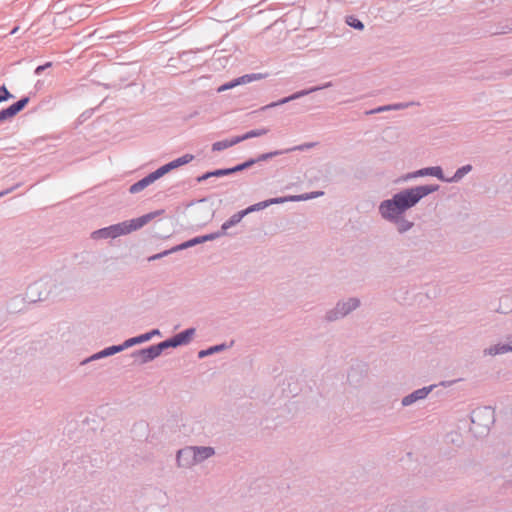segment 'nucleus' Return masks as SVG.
Instances as JSON below:
<instances>
[{"label": "nucleus", "instance_id": "f257e3e1", "mask_svg": "<svg viewBox=\"0 0 512 512\" xmlns=\"http://www.w3.org/2000/svg\"><path fill=\"white\" fill-rule=\"evenodd\" d=\"M438 189L439 185H420L402 189L391 198L381 201L378 213L384 221L394 225L398 234H406L415 223L409 220L405 213Z\"/></svg>", "mask_w": 512, "mask_h": 512}, {"label": "nucleus", "instance_id": "f03ea898", "mask_svg": "<svg viewBox=\"0 0 512 512\" xmlns=\"http://www.w3.org/2000/svg\"><path fill=\"white\" fill-rule=\"evenodd\" d=\"M161 211H155L138 218H134L131 220L123 221L117 224L110 225L108 227H104L98 230H95L91 233V238L93 240L100 239H115L117 237L127 235L133 231H136L143 226H145L148 222H150L153 218L158 216Z\"/></svg>", "mask_w": 512, "mask_h": 512}, {"label": "nucleus", "instance_id": "7ed1b4c3", "mask_svg": "<svg viewBox=\"0 0 512 512\" xmlns=\"http://www.w3.org/2000/svg\"><path fill=\"white\" fill-rule=\"evenodd\" d=\"M216 451L212 446H186L176 453V465L181 469H192L213 457Z\"/></svg>", "mask_w": 512, "mask_h": 512}, {"label": "nucleus", "instance_id": "20e7f679", "mask_svg": "<svg viewBox=\"0 0 512 512\" xmlns=\"http://www.w3.org/2000/svg\"><path fill=\"white\" fill-rule=\"evenodd\" d=\"M361 305V300L358 297H349L347 299L340 300L336 305L329 309L325 313V320L328 322H334L343 319Z\"/></svg>", "mask_w": 512, "mask_h": 512}, {"label": "nucleus", "instance_id": "39448f33", "mask_svg": "<svg viewBox=\"0 0 512 512\" xmlns=\"http://www.w3.org/2000/svg\"><path fill=\"white\" fill-rule=\"evenodd\" d=\"M49 293V281L39 280L28 287L26 298L29 302L43 301L47 299Z\"/></svg>", "mask_w": 512, "mask_h": 512}, {"label": "nucleus", "instance_id": "423d86ee", "mask_svg": "<svg viewBox=\"0 0 512 512\" xmlns=\"http://www.w3.org/2000/svg\"><path fill=\"white\" fill-rule=\"evenodd\" d=\"M332 86V82H326L324 83L323 85L321 86H314V87H311L309 89H304V90H300V91H297L295 92L294 94L288 96V97H284L276 102H272L270 104H267L265 106H263L261 108V110H267V109H270V108H274V107H277V106H280V105H283V104H286L288 102H291L293 100H296V99H299L301 97H304L310 93H313V92H316V91H319V90H322V89H326V88H329Z\"/></svg>", "mask_w": 512, "mask_h": 512}, {"label": "nucleus", "instance_id": "0eeeda50", "mask_svg": "<svg viewBox=\"0 0 512 512\" xmlns=\"http://www.w3.org/2000/svg\"><path fill=\"white\" fill-rule=\"evenodd\" d=\"M512 353V334H507L503 341L492 344L483 349V355L495 357Z\"/></svg>", "mask_w": 512, "mask_h": 512}, {"label": "nucleus", "instance_id": "6e6552de", "mask_svg": "<svg viewBox=\"0 0 512 512\" xmlns=\"http://www.w3.org/2000/svg\"><path fill=\"white\" fill-rule=\"evenodd\" d=\"M425 176H433L443 182H445V180H446V177L443 174L442 168L440 166H433V167L421 168L419 170L407 173L402 177V181L407 182L412 179L419 178V177H425Z\"/></svg>", "mask_w": 512, "mask_h": 512}, {"label": "nucleus", "instance_id": "1a4fd4ad", "mask_svg": "<svg viewBox=\"0 0 512 512\" xmlns=\"http://www.w3.org/2000/svg\"><path fill=\"white\" fill-rule=\"evenodd\" d=\"M162 351L159 349L158 344L152 345L148 348L134 351L131 356L137 360L140 364H146L153 361L161 355Z\"/></svg>", "mask_w": 512, "mask_h": 512}, {"label": "nucleus", "instance_id": "9d476101", "mask_svg": "<svg viewBox=\"0 0 512 512\" xmlns=\"http://www.w3.org/2000/svg\"><path fill=\"white\" fill-rule=\"evenodd\" d=\"M434 388H435V385H430V386L422 387L420 389L413 391L412 393L404 396L401 399V405L403 407H408L418 401L426 399L428 397V395L433 391Z\"/></svg>", "mask_w": 512, "mask_h": 512}, {"label": "nucleus", "instance_id": "9b49d317", "mask_svg": "<svg viewBox=\"0 0 512 512\" xmlns=\"http://www.w3.org/2000/svg\"><path fill=\"white\" fill-rule=\"evenodd\" d=\"M220 236H222V233H219V232H215V233H211V234H207V235H203V236H198V237L192 238L186 242H183L177 246H174L173 250H176V252L181 251V250L193 247L195 245L204 243L206 241H212L214 239L219 238Z\"/></svg>", "mask_w": 512, "mask_h": 512}, {"label": "nucleus", "instance_id": "f8f14e48", "mask_svg": "<svg viewBox=\"0 0 512 512\" xmlns=\"http://www.w3.org/2000/svg\"><path fill=\"white\" fill-rule=\"evenodd\" d=\"M240 142H241V139H239V136H234L229 139L217 141L212 144V151H214V152L223 151V150L228 149Z\"/></svg>", "mask_w": 512, "mask_h": 512}, {"label": "nucleus", "instance_id": "ddd939ff", "mask_svg": "<svg viewBox=\"0 0 512 512\" xmlns=\"http://www.w3.org/2000/svg\"><path fill=\"white\" fill-rule=\"evenodd\" d=\"M195 333H196L195 328H188V329L176 334L175 336H173V338L176 341V345H178V346L187 345L191 342Z\"/></svg>", "mask_w": 512, "mask_h": 512}, {"label": "nucleus", "instance_id": "4468645a", "mask_svg": "<svg viewBox=\"0 0 512 512\" xmlns=\"http://www.w3.org/2000/svg\"><path fill=\"white\" fill-rule=\"evenodd\" d=\"M153 182H155V179L153 178V176L150 173L147 176H145L144 178H142L141 180L132 184L129 188V192L132 194L139 193L140 191L144 190L146 187H148Z\"/></svg>", "mask_w": 512, "mask_h": 512}, {"label": "nucleus", "instance_id": "2eb2a0df", "mask_svg": "<svg viewBox=\"0 0 512 512\" xmlns=\"http://www.w3.org/2000/svg\"><path fill=\"white\" fill-rule=\"evenodd\" d=\"M246 215L247 214H246V212L244 210H241V211L233 214L227 221H225L222 224V226H221L222 231L220 233H222V235H224L225 232L229 228L237 225Z\"/></svg>", "mask_w": 512, "mask_h": 512}, {"label": "nucleus", "instance_id": "dca6fc26", "mask_svg": "<svg viewBox=\"0 0 512 512\" xmlns=\"http://www.w3.org/2000/svg\"><path fill=\"white\" fill-rule=\"evenodd\" d=\"M471 170H472V166L470 164L464 165V166L458 168L452 177L446 178L445 182H448V183L459 182Z\"/></svg>", "mask_w": 512, "mask_h": 512}, {"label": "nucleus", "instance_id": "f3484780", "mask_svg": "<svg viewBox=\"0 0 512 512\" xmlns=\"http://www.w3.org/2000/svg\"><path fill=\"white\" fill-rule=\"evenodd\" d=\"M229 168H225V169H217V170H214V171H211V172H207L205 174H203L202 176H199L197 178V181L198 182H203L211 177H222V176H227V175H230L229 174Z\"/></svg>", "mask_w": 512, "mask_h": 512}, {"label": "nucleus", "instance_id": "a211bd4d", "mask_svg": "<svg viewBox=\"0 0 512 512\" xmlns=\"http://www.w3.org/2000/svg\"><path fill=\"white\" fill-rule=\"evenodd\" d=\"M148 341V336L144 334H141V335H138L136 337H132V338H129L127 340H125L123 343H122V348L125 349H128L134 345H137V344H141V343H144V342H147Z\"/></svg>", "mask_w": 512, "mask_h": 512}, {"label": "nucleus", "instance_id": "6ab92c4d", "mask_svg": "<svg viewBox=\"0 0 512 512\" xmlns=\"http://www.w3.org/2000/svg\"><path fill=\"white\" fill-rule=\"evenodd\" d=\"M193 159L194 156L192 154H184L183 156L169 162V165L171 169L174 170L180 166L190 163Z\"/></svg>", "mask_w": 512, "mask_h": 512}, {"label": "nucleus", "instance_id": "aec40b11", "mask_svg": "<svg viewBox=\"0 0 512 512\" xmlns=\"http://www.w3.org/2000/svg\"><path fill=\"white\" fill-rule=\"evenodd\" d=\"M268 132H269V129H267V128L254 129V130H250V131L246 132L243 135H240L239 139H241V142H242V141H245V140H248L251 138L266 135Z\"/></svg>", "mask_w": 512, "mask_h": 512}, {"label": "nucleus", "instance_id": "412c9836", "mask_svg": "<svg viewBox=\"0 0 512 512\" xmlns=\"http://www.w3.org/2000/svg\"><path fill=\"white\" fill-rule=\"evenodd\" d=\"M282 154H285V150H275V151L260 154L257 158H252L251 161H254V164H255L258 162L269 160L273 157H276V156H279Z\"/></svg>", "mask_w": 512, "mask_h": 512}, {"label": "nucleus", "instance_id": "4be33fe9", "mask_svg": "<svg viewBox=\"0 0 512 512\" xmlns=\"http://www.w3.org/2000/svg\"><path fill=\"white\" fill-rule=\"evenodd\" d=\"M28 102H29V98L28 97H24V98L20 99L19 101H17L16 103H14L11 106H9L8 109L10 110L12 115L15 116L22 109H24V107L27 105Z\"/></svg>", "mask_w": 512, "mask_h": 512}, {"label": "nucleus", "instance_id": "5701e85b", "mask_svg": "<svg viewBox=\"0 0 512 512\" xmlns=\"http://www.w3.org/2000/svg\"><path fill=\"white\" fill-rule=\"evenodd\" d=\"M28 102H29V98L28 97H24V98L20 99L19 101H17L16 103H14L11 106H9L8 109L10 110L12 115L15 116L22 109H24V107L27 105Z\"/></svg>", "mask_w": 512, "mask_h": 512}, {"label": "nucleus", "instance_id": "b1692460", "mask_svg": "<svg viewBox=\"0 0 512 512\" xmlns=\"http://www.w3.org/2000/svg\"><path fill=\"white\" fill-rule=\"evenodd\" d=\"M345 23L356 30L362 31L364 24L355 16L349 15L345 17Z\"/></svg>", "mask_w": 512, "mask_h": 512}, {"label": "nucleus", "instance_id": "393cba45", "mask_svg": "<svg viewBox=\"0 0 512 512\" xmlns=\"http://www.w3.org/2000/svg\"><path fill=\"white\" fill-rule=\"evenodd\" d=\"M286 202H297L296 195H289L284 197H276L268 199L269 206L273 204H282Z\"/></svg>", "mask_w": 512, "mask_h": 512}, {"label": "nucleus", "instance_id": "a878e982", "mask_svg": "<svg viewBox=\"0 0 512 512\" xmlns=\"http://www.w3.org/2000/svg\"><path fill=\"white\" fill-rule=\"evenodd\" d=\"M323 195H324L323 191H314V192H310V193L296 195V198H297V202H300V201H307V200L315 199V198L321 197Z\"/></svg>", "mask_w": 512, "mask_h": 512}, {"label": "nucleus", "instance_id": "bb28decb", "mask_svg": "<svg viewBox=\"0 0 512 512\" xmlns=\"http://www.w3.org/2000/svg\"><path fill=\"white\" fill-rule=\"evenodd\" d=\"M224 348H225L224 344L212 346V347H210L208 349L199 351L198 357L199 358H204V357H206L208 355H211V354H214L216 352L222 351Z\"/></svg>", "mask_w": 512, "mask_h": 512}, {"label": "nucleus", "instance_id": "cd10ccee", "mask_svg": "<svg viewBox=\"0 0 512 512\" xmlns=\"http://www.w3.org/2000/svg\"><path fill=\"white\" fill-rule=\"evenodd\" d=\"M170 171H172V169H171L169 163H167V164L159 167L154 172H152L151 175L153 176V178L156 181L157 179L161 178L162 176H164L165 174H167Z\"/></svg>", "mask_w": 512, "mask_h": 512}, {"label": "nucleus", "instance_id": "c85d7f7f", "mask_svg": "<svg viewBox=\"0 0 512 512\" xmlns=\"http://www.w3.org/2000/svg\"><path fill=\"white\" fill-rule=\"evenodd\" d=\"M268 206H269L268 200H265V201H262V202H259V203H256V204H253V205L247 207L246 209H244V211L248 215L252 212L265 209Z\"/></svg>", "mask_w": 512, "mask_h": 512}, {"label": "nucleus", "instance_id": "c756f323", "mask_svg": "<svg viewBox=\"0 0 512 512\" xmlns=\"http://www.w3.org/2000/svg\"><path fill=\"white\" fill-rule=\"evenodd\" d=\"M70 13L77 16V17H87L90 13L89 11V7L87 6H79V7H75V8H72L70 10Z\"/></svg>", "mask_w": 512, "mask_h": 512}, {"label": "nucleus", "instance_id": "7c9ffc66", "mask_svg": "<svg viewBox=\"0 0 512 512\" xmlns=\"http://www.w3.org/2000/svg\"><path fill=\"white\" fill-rule=\"evenodd\" d=\"M315 145H316V143L309 142V143H303V144H300V145H297V146H294V147H291V148H287V149H284V150H285V153H290V152H293V151H304V150H308V149L313 148Z\"/></svg>", "mask_w": 512, "mask_h": 512}, {"label": "nucleus", "instance_id": "2f4dec72", "mask_svg": "<svg viewBox=\"0 0 512 512\" xmlns=\"http://www.w3.org/2000/svg\"><path fill=\"white\" fill-rule=\"evenodd\" d=\"M254 165V161H251V159L245 161L244 163H241L235 167H232V168H229V174H233V173H236V172H239V171H243L247 168H250L251 166Z\"/></svg>", "mask_w": 512, "mask_h": 512}, {"label": "nucleus", "instance_id": "473e14b6", "mask_svg": "<svg viewBox=\"0 0 512 512\" xmlns=\"http://www.w3.org/2000/svg\"><path fill=\"white\" fill-rule=\"evenodd\" d=\"M254 165V161H251V159L245 161L244 163H241L235 167H232V168H229V174H233V173H236V172H239V171H243L247 168H250L251 166Z\"/></svg>", "mask_w": 512, "mask_h": 512}, {"label": "nucleus", "instance_id": "72a5a7b5", "mask_svg": "<svg viewBox=\"0 0 512 512\" xmlns=\"http://www.w3.org/2000/svg\"><path fill=\"white\" fill-rule=\"evenodd\" d=\"M158 346H159V349H161L162 352L164 350L168 349V348L178 347V345H176V341H175V339L173 337L158 343Z\"/></svg>", "mask_w": 512, "mask_h": 512}, {"label": "nucleus", "instance_id": "f704fd0d", "mask_svg": "<svg viewBox=\"0 0 512 512\" xmlns=\"http://www.w3.org/2000/svg\"><path fill=\"white\" fill-rule=\"evenodd\" d=\"M106 357V353H105V350H101L93 355H91L90 357L84 359L82 362H81V365H85L91 361H95V360H99V359H102V358H105Z\"/></svg>", "mask_w": 512, "mask_h": 512}, {"label": "nucleus", "instance_id": "c9c22d12", "mask_svg": "<svg viewBox=\"0 0 512 512\" xmlns=\"http://www.w3.org/2000/svg\"><path fill=\"white\" fill-rule=\"evenodd\" d=\"M104 350L106 353V357H109L116 353L122 352L124 350V348H122V344H120V345H113V346L107 347Z\"/></svg>", "mask_w": 512, "mask_h": 512}, {"label": "nucleus", "instance_id": "e433bc0d", "mask_svg": "<svg viewBox=\"0 0 512 512\" xmlns=\"http://www.w3.org/2000/svg\"><path fill=\"white\" fill-rule=\"evenodd\" d=\"M14 96L8 91V89L3 85L0 86V103L5 102Z\"/></svg>", "mask_w": 512, "mask_h": 512}, {"label": "nucleus", "instance_id": "4c0bfd02", "mask_svg": "<svg viewBox=\"0 0 512 512\" xmlns=\"http://www.w3.org/2000/svg\"><path fill=\"white\" fill-rule=\"evenodd\" d=\"M238 85L239 84L237 83V80L234 79V80H232V81H230L228 83H225V84L221 85L220 87H218L217 91L218 92H224V91H226L228 89H231V88H234V87H236Z\"/></svg>", "mask_w": 512, "mask_h": 512}, {"label": "nucleus", "instance_id": "58836bf2", "mask_svg": "<svg viewBox=\"0 0 512 512\" xmlns=\"http://www.w3.org/2000/svg\"><path fill=\"white\" fill-rule=\"evenodd\" d=\"M174 252H176V250H173V247H172L169 250H165V251H163L161 253H158V254H155L153 256H150L148 260L149 261H154V260L160 259V258H162L164 256H167V255H169L171 253H174Z\"/></svg>", "mask_w": 512, "mask_h": 512}, {"label": "nucleus", "instance_id": "ea45409f", "mask_svg": "<svg viewBox=\"0 0 512 512\" xmlns=\"http://www.w3.org/2000/svg\"><path fill=\"white\" fill-rule=\"evenodd\" d=\"M14 116L12 115V113L10 112V110L8 108L6 109H3L0 111V122H4L8 119H11L13 118Z\"/></svg>", "mask_w": 512, "mask_h": 512}, {"label": "nucleus", "instance_id": "a19ab883", "mask_svg": "<svg viewBox=\"0 0 512 512\" xmlns=\"http://www.w3.org/2000/svg\"><path fill=\"white\" fill-rule=\"evenodd\" d=\"M413 103H396L391 104V110H402L410 107Z\"/></svg>", "mask_w": 512, "mask_h": 512}, {"label": "nucleus", "instance_id": "79ce46f5", "mask_svg": "<svg viewBox=\"0 0 512 512\" xmlns=\"http://www.w3.org/2000/svg\"><path fill=\"white\" fill-rule=\"evenodd\" d=\"M384 111H391V105H385V106H380L378 108H375L369 112H367L368 114H375V113H381V112H384Z\"/></svg>", "mask_w": 512, "mask_h": 512}, {"label": "nucleus", "instance_id": "37998d69", "mask_svg": "<svg viewBox=\"0 0 512 512\" xmlns=\"http://www.w3.org/2000/svg\"><path fill=\"white\" fill-rule=\"evenodd\" d=\"M237 80V83L240 85V84H246V83H249L251 82V76L250 74H247V75H244V76H241L239 78L236 79Z\"/></svg>", "mask_w": 512, "mask_h": 512}, {"label": "nucleus", "instance_id": "c03bdc74", "mask_svg": "<svg viewBox=\"0 0 512 512\" xmlns=\"http://www.w3.org/2000/svg\"><path fill=\"white\" fill-rule=\"evenodd\" d=\"M146 336H148V341L151 340L154 336H160L161 332L159 329H153L147 333H145Z\"/></svg>", "mask_w": 512, "mask_h": 512}, {"label": "nucleus", "instance_id": "a18cd8bd", "mask_svg": "<svg viewBox=\"0 0 512 512\" xmlns=\"http://www.w3.org/2000/svg\"><path fill=\"white\" fill-rule=\"evenodd\" d=\"M51 66V63L48 62L44 65H40L38 66L36 69H35V74L36 75H40L42 73V71H45L46 68L50 67Z\"/></svg>", "mask_w": 512, "mask_h": 512}, {"label": "nucleus", "instance_id": "49530a36", "mask_svg": "<svg viewBox=\"0 0 512 512\" xmlns=\"http://www.w3.org/2000/svg\"><path fill=\"white\" fill-rule=\"evenodd\" d=\"M17 187H19V184L15 185V186H13V187H11V188L7 189V190H4V191L0 192V198H1V197H3V196H5V195H7V194H9L10 192H12V191H13L14 189H16Z\"/></svg>", "mask_w": 512, "mask_h": 512}, {"label": "nucleus", "instance_id": "de8ad7c7", "mask_svg": "<svg viewBox=\"0 0 512 512\" xmlns=\"http://www.w3.org/2000/svg\"><path fill=\"white\" fill-rule=\"evenodd\" d=\"M251 76V80L254 81V80H259V79H262V74L260 73H253V74H250Z\"/></svg>", "mask_w": 512, "mask_h": 512}, {"label": "nucleus", "instance_id": "09e8293b", "mask_svg": "<svg viewBox=\"0 0 512 512\" xmlns=\"http://www.w3.org/2000/svg\"><path fill=\"white\" fill-rule=\"evenodd\" d=\"M17 30H18V27H15V28L11 31V34H15Z\"/></svg>", "mask_w": 512, "mask_h": 512}]
</instances>
